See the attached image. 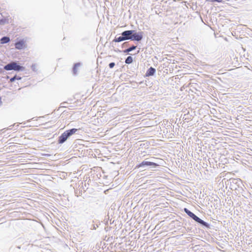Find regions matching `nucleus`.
Returning a JSON list of instances; mask_svg holds the SVG:
<instances>
[{
    "instance_id": "obj_3",
    "label": "nucleus",
    "mask_w": 252,
    "mask_h": 252,
    "mask_svg": "<svg viewBox=\"0 0 252 252\" xmlns=\"http://www.w3.org/2000/svg\"><path fill=\"white\" fill-rule=\"evenodd\" d=\"M158 166V164L151 161H143L142 162L137 164L136 166L137 168H141L142 169L145 170V168L147 167H150L151 168H156Z\"/></svg>"
},
{
    "instance_id": "obj_18",
    "label": "nucleus",
    "mask_w": 252,
    "mask_h": 252,
    "mask_svg": "<svg viewBox=\"0 0 252 252\" xmlns=\"http://www.w3.org/2000/svg\"><path fill=\"white\" fill-rule=\"evenodd\" d=\"M115 63L114 62H111L110 63H109V67L110 68H112L114 67V66H115Z\"/></svg>"
},
{
    "instance_id": "obj_19",
    "label": "nucleus",
    "mask_w": 252,
    "mask_h": 252,
    "mask_svg": "<svg viewBox=\"0 0 252 252\" xmlns=\"http://www.w3.org/2000/svg\"><path fill=\"white\" fill-rule=\"evenodd\" d=\"M73 72L74 75H76L77 74V67L73 66Z\"/></svg>"
},
{
    "instance_id": "obj_5",
    "label": "nucleus",
    "mask_w": 252,
    "mask_h": 252,
    "mask_svg": "<svg viewBox=\"0 0 252 252\" xmlns=\"http://www.w3.org/2000/svg\"><path fill=\"white\" fill-rule=\"evenodd\" d=\"M192 220H193L195 222L199 224L202 226H204L206 228H210V224L206 222V221H204L203 220H201L200 218H199L198 217H197L196 215L194 214L192 217L191 218Z\"/></svg>"
},
{
    "instance_id": "obj_22",
    "label": "nucleus",
    "mask_w": 252,
    "mask_h": 252,
    "mask_svg": "<svg viewBox=\"0 0 252 252\" xmlns=\"http://www.w3.org/2000/svg\"><path fill=\"white\" fill-rule=\"evenodd\" d=\"M127 43H128V42H125V43L123 44V46H127Z\"/></svg>"
},
{
    "instance_id": "obj_20",
    "label": "nucleus",
    "mask_w": 252,
    "mask_h": 252,
    "mask_svg": "<svg viewBox=\"0 0 252 252\" xmlns=\"http://www.w3.org/2000/svg\"><path fill=\"white\" fill-rule=\"evenodd\" d=\"M80 65H81V63H75V64H74V66H73L76 67H77V68L78 67L80 66Z\"/></svg>"
},
{
    "instance_id": "obj_15",
    "label": "nucleus",
    "mask_w": 252,
    "mask_h": 252,
    "mask_svg": "<svg viewBox=\"0 0 252 252\" xmlns=\"http://www.w3.org/2000/svg\"><path fill=\"white\" fill-rule=\"evenodd\" d=\"M7 23H8V19L6 18H2L0 19V25H4Z\"/></svg>"
},
{
    "instance_id": "obj_7",
    "label": "nucleus",
    "mask_w": 252,
    "mask_h": 252,
    "mask_svg": "<svg viewBox=\"0 0 252 252\" xmlns=\"http://www.w3.org/2000/svg\"><path fill=\"white\" fill-rule=\"evenodd\" d=\"M24 41L23 40H20L15 43V48L18 50L22 49L24 48Z\"/></svg>"
},
{
    "instance_id": "obj_23",
    "label": "nucleus",
    "mask_w": 252,
    "mask_h": 252,
    "mask_svg": "<svg viewBox=\"0 0 252 252\" xmlns=\"http://www.w3.org/2000/svg\"><path fill=\"white\" fill-rule=\"evenodd\" d=\"M17 248H18L19 249H21V247L20 246H18L17 247Z\"/></svg>"
},
{
    "instance_id": "obj_4",
    "label": "nucleus",
    "mask_w": 252,
    "mask_h": 252,
    "mask_svg": "<svg viewBox=\"0 0 252 252\" xmlns=\"http://www.w3.org/2000/svg\"><path fill=\"white\" fill-rule=\"evenodd\" d=\"M132 31V34L131 35V40L140 41L143 38L144 32H137L135 30Z\"/></svg>"
},
{
    "instance_id": "obj_14",
    "label": "nucleus",
    "mask_w": 252,
    "mask_h": 252,
    "mask_svg": "<svg viewBox=\"0 0 252 252\" xmlns=\"http://www.w3.org/2000/svg\"><path fill=\"white\" fill-rule=\"evenodd\" d=\"M22 79V78L20 76H17L16 75H15V76H14L13 77L11 78L10 79V82H13L14 81H15L16 80H21Z\"/></svg>"
},
{
    "instance_id": "obj_13",
    "label": "nucleus",
    "mask_w": 252,
    "mask_h": 252,
    "mask_svg": "<svg viewBox=\"0 0 252 252\" xmlns=\"http://www.w3.org/2000/svg\"><path fill=\"white\" fill-rule=\"evenodd\" d=\"M184 212L190 217L191 218L192 216L194 214L192 212L189 211L188 209L185 208L184 209Z\"/></svg>"
},
{
    "instance_id": "obj_12",
    "label": "nucleus",
    "mask_w": 252,
    "mask_h": 252,
    "mask_svg": "<svg viewBox=\"0 0 252 252\" xmlns=\"http://www.w3.org/2000/svg\"><path fill=\"white\" fill-rule=\"evenodd\" d=\"M133 62V58L131 56H128L125 60L126 64H130Z\"/></svg>"
},
{
    "instance_id": "obj_10",
    "label": "nucleus",
    "mask_w": 252,
    "mask_h": 252,
    "mask_svg": "<svg viewBox=\"0 0 252 252\" xmlns=\"http://www.w3.org/2000/svg\"><path fill=\"white\" fill-rule=\"evenodd\" d=\"M137 46L135 45H132L129 47L128 48L125 49L123 51V52L125 53L128 54L129 52L135 50Z\"/></svg>"
},
{
    "instance_id": "obj_6",
    "label": "nucleus",
    "mask_w": 252,
    "mask_h": 252,
    "mask_svg": "<svg viewBox=\"0 0 252 252\" xmlns=\"http://www.w3.org/2000/svg\"><path fill=\"white\" fill-rule=\"evenodd\" d=\"M132 32V30H126L123 32L121 35L123 36L125 40H131V35Z\"/></svg>"
},
{
    "instance_id": "obj_11",
    "label": "nucleus",
    "mask_w": 252,
    "mask_h": 252,
    "mask_svg": "<svg viewBox=\"0 0 252 252\" xmlns=\"http://www.w3.org/2000/svg\"><path fill=\"white\" fill-rule=\"evenodd\" d=\"M125 39L123 37V35H121V36H120L119 37H115L114 39L113 40V41L114 42H122L123 41H125Z\"/></svg>"
},
{
    "instance_id": "obj_17",
    "label": "nucleus",
    "mask_w": 252,
    "mask_h": 252,
    "mask_svg": "<svg viewBox=\"0 0 252 252\" xmlns=\"http://www.w3.org/2000/svg\"><path fill=\"white\" fill-rule=\"evenodd\" d=\"M31 68L34 71H36L37 70L36 66V65L35 64H33L32 65Z\"/></svg>"
},
{
    "instance_id": "obj_21",
    "label": "nucleus",
    "mask_w": 252,
    "mask_h": 252,
    "mask_svg": "<svg viewBox=\"0 0 252 252\" xmlns=\"http://www.w3.org/2000/svg\"><path fill=\"white\" fill-rule=\"evenodd\" d=\"M96 229V227H95V225L93 224L91 227V229Z\"/></svg>"
},
{
    "instance_id": "obj_9",
    "label": "nucleus",
    "mask_w": 252,
    "mask_h": 252,
    "mask_svg": "<svg viewBox=\"0 0 252 252\" xmlns=\"http://www.w3.org/2000/svg\"><path fill=\"white\" fill-rule=\"evenodd\" d=\"M10 41V38L8 36H4L1 38L0 39V44H3L8 43Z\"/></svg>"
},
{
    "instance_id": "obj_2",
    "label": "nucleus",
    "mask_w": 252,
    "mask_h": 252,
    "mask_svg": "<svg viewBox=\"0 0 252 252\" xmlns=\"http://www.w3.org/2000/svg\"><path fill=\"white\" fill-rule=\"evenodd\" d=\"M3 68L7 71L14 70L16 71H23L25 67L20 65L17 62L12 61L4 66Z\"/></svg>"
},
{
    "instance_id": "obj_24",
    "label": "nucleus",
    "mask_w": 252,
    "mask_h": 252,
    "mask_svg": "<svg viewBox=\"0 0 252 252\" xmlns=\"http://www.w3.org/2000/svg\"><path fill=\"white\" fill-rule=\"evenodd\" d=\"M1 71H2V68H0V71L1 72Z\"/></svg>"
},
{
    "instance_id": "obj_8",
    "label": "nucleus",
    "mask_w": 252,
    "mask_h": 252,
    "mask_svg": "<svg viewBox=\"0 0 252 252\" xmlns=\"http://www.w3.org/2000/svg\"><path fill=\"white\" fill-rule=\"evenodd\" d=\"M156 70L155 68L153 67H150L146 71V76H153L156 73Z\"/></svg>"
},
{
    "instance_id": "obj_1",
    "label": "nucleus",
    "mask_w": 252,
    "mask_h": 252,
    "mask_svg": "<svg viewBox=\"0 0 252 252\" xmlns=\"http://www.w3.org/2000/svg\"><path fill=\"white\" fill-rule=\"evenodd\" d=\"M77 131L78 129L74 128L65 130L63 133L61 134V136L59 137L58 140V144H63L70 136L73 135Z\"/></svg>"
},
{
    "instance_id": "obj_16",
    "label": "nucleus",
    "mask_w": 252,
    "mask_h": 252,
    "mask_svg": "<svg viewBox=\"0 0 252 252\" xmlns=\"http://www.w3.org/2000/svg\"><path fill=\"white\" fill-rule=\"evenodd\" d=\"M206 1L210 2H221L222 1V0H206Z\"/></svg>"
}]
</instances>
